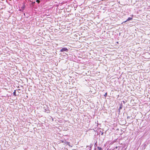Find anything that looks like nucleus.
Segmentation results:
<instances>
[{"label":"nucleus","mask_w":150,"mask_h":150,"mask_svg":"<svg viewBox=\"0 0 150 150\" xmlns=\"http://www.w3.org/2000/svg\"><path fill=\"white\" fill-rule=\"evenodd\" d=\"M107 93L106 92L105 93V94L104 95V96H105V97H106L107 96Z\"/></svg>","instance_id":"obj_7"},{"label":"nucleus","mask_w":150,"mask_h":150,"mask_svg":"<svg viewBox=\"0 0 150 150\" xmlns=\"http://www.w3.org/2000/svg\"><path fill=\"white\" fill-rule=\"evenodd\" d=\"M44 111L47 113H49V108L47 107L46 108L44 107Z\"/></svg>","instance_id":"obj_2"},{"label":"nucleus","mask_w":150,"mask_h":150,"mask_svg":"<svg viewBox=\"0 0 150 150\" xmlns=\"http://www.w3.org/2000/svg\"><path fill=\"white\" fill-rule=\"evenodd\" d=\"M13 95L16 96V91H14L13 92Z\"/></svg>","instance_id":"obj_6"},{"label":"nucleus","mask_w":150,"mask_h":150,"mask_svg":"<svg viewBox=\"0 0 150 150\" xmlns=\"http://www.w3.org/2000/svg\"><path fill=\"white\" fill-rule=\"evenodd\" d=\"M70 144V143L68 142H66L65 143V145H68L69 146V144Z\"/></svg>","instance_id":"obj_4"},{"label":"nucleus","mask_w":150,"mask_h":150,"mask_svg":"<svg viewBox=\"0 0 150 150\" xmlns=\"http://www.w3.org/2000/svg\"><path fill=\"white\" fill-rule=\"evenodd\" d=\"M122 108L121 107V106H120L119 108V110H120Z\"/></svg>","instance_id":"obj_11"},{"label":"nucleus","mask_w":150,"mask_h":150,"mask_svg":"<svg viewBox=\"0 0 150 150\" xmlns=\"http://www.w3.org/2000/svg\"><path fill=\"white\" fill-rule=\"evenodd\" d=\"M97 145L96 144V143H95V145H94V146H97Z\"/></svg>","instance_id":"obj_14"},{"label":"nucleus","mask_w":150,"mask_h":150,"mask_svg":"<svg viewBox=\"0 0 150 150\" xmlns=\"http://www.w3.org/2000/svg\"><path fill=\"white\" fill-rule=\"evenodd\" d=\"M132 19H133V18H132V17H129V18H127V19L126 21L123 22V23H125L127 21H130V20H132Z\"/></svg>","instance_id":"obj_3"},{"label":"nucleus","mask_w":150,"mask_h":150,"mask_svg":"<svg viewBox=\"0 0 150 150\" xmlns=\"http://www.w3.org/2000/svg\"><path fill=\"white\" fill-rule=\"evenodd\" d=\"M103 132H102L101 134V135H103Z\"/></svg>","instance_id":"obj_15"},{"label":"nucleus","mask_w":150,"mask_h":150,"mask_svg":"<svg viewBox=\"0 0 150 150\" xmlns=\"http://www.w3.org/2000/svg\"><path fill=\"white\" fill-rule=\"evenodd\" d=\"M120 106H121L122 108V103H121L120 104Z\"/></svg>","instance_id":"obj_9"},{"label":"nucleus","mask_w":150,"mask_h":150,"mask_svg":"<svg viewBox=\"0 0 150 150\" xmlns=\"http://www.w3.org/2000/svg\"><path fill=\"white\" fill-rule=\"evenodd\" d=\"M68 51V50L67 48L66 47H63L60 50V52H67Z\"/></svg>","instance_id":"obj_1"},{"label":"nucleus","mask_w":150,"mask_h":150,"mask_svg":"<svg viewBox=\"0 0 150 150\" xmlns=\"http://www.w3.org/2000/svg\"><path fill=\"white\" fill-rule=\"evenodd\" d=\"M36 1L38 2V3H39L40 2V1L39 0H37Z\"/></svg>","instance_id":"obj_12"},{"label":"nucleus","mask_w":150,"mask_h":150,"mask_svg":"<svg viewBox=\"0 0 150 150\" xmlns=\"http://www.w3.org/2000/svg\"><path fill=\"white\" fill-rule=\"evenodd\" d=\"M97 148L99 150H102V149L101 147H99V146L97 147Z\"/></svg>","instance_id":"obj_5"},{"label":"nucleus","mask_w":150,"mask_h":150,"mask_svg":"<svg viewBox=\"0 0 150 150\" xmlns=\"http://www.w3.org/2000/svg\"><path fill=\"white\" fill-rule=\"evenodd\" d=\"M65 141H66L65 140H62L61 141L62 143H65Z\"/></svg>","instance_id":"obj_8"},{"label":"nucleus","mask_w":150,"mask_h":150,"mask_svg":"<svg viewBox=\"0 0 150 150\" xmlns=\"http://www.w3.org/2000/svg\"><path fill=\"white\" fill-rule=\"evenodd\" d=\"M127 118L128 119H129V118H130V117H129V116H128V117H127Z\"/></svg>","instance_id":"obj_13"},{"label":"nucleus","mask_w":150,"mask_h":150,"mask_svg":"<svg viewBox=\"0 0 150 150\" xmlns=\"http://www.w3.org/2000/svg\"><path fill=\"white\" fill-rule=\"evenodd\" d=\"M123 102L124 103H125V102L124 101H123Z\"/></svg>","instance_id":"obj_16"},{"label":"nucleus","mask_w":150,"mask_h":150,"mask_svg":"<svg viewBox=\"0 0 150 150\" xmlns=\"http://www.w3.org/2000/svg\"><path fill=\"white\" fill-rule=\"evenodd\" d=\"M120 110H119V109H118V111L119 112V114H120Z\"/></svg>","instance_id":"obj_10"}]
</instances>
